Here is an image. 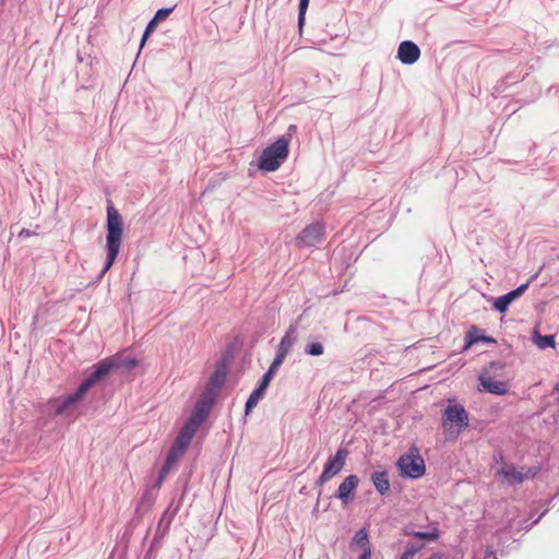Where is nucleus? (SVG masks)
Wrapping results in <instances>:
<instances>
[{
    "instance_id": "nucleus-1",
    "label": "nucleus",
    "mask_w": 559,
    "mask_h": 559,
    "mask_svg": "<svg viewBox=\"0 0 559 559\" xmlns=\"http://www.w3.org/2000/svg\"><path fill=\"white\" fill-rule=\"evenodd\" d=\"M136 365V359L130 357L123 358L121 361H118V359L114 357L98 361L94 365L93 371L82 381L78 389L59 402L56 406V413L62 414L70 407L76 405L83 399L85 393L99 381L105 379L110 371L118 369L120 366L131 369Z\"/></svg>"
},
{
    "instance_id": "nucleus-2",
    "label": "nucleus",
    "mask_w": 559,
    "mask_h": 559,
    "mask_svg": "<svg viewBox=\"0 0 559 559\" xmlns=\"http://www.w3.org/2000/svg\"><path fill=\"white\" fill-rule=\"evenodd\" d=\"M106 261L100 270L98 280H100L112 266L117 259L120 247L122 243L123 221L120 213L115 209L109 201L107 206V221H106Z\"/></svg>"
},
{
    "instance_id": "nucleus-3",
    "label": "nucleus",
    "mask_w": 559,
    "mask_h": 559,
    "mask_svg": "<svg viewBox=\"0 0 559 559\" xmlns=\"http://www.w3.org/2000/svg\"><path fill=\"white\" fill-rule=\"evenodd\" d=\"M288 154L289 148H287V140L277 139L262 151L258 166L264 171H275L288 157Z\"/></svg>"
},
{
    "instance_id": "nucleus-4",
    "label": "nucleus",
    "mask_w": 559,
    "mask_h": 559,
    "mask_svg": "<svg viewBox=\"0 0 559 559\" xmlns=\"http://www.w3.org/2000/svg\"><path fill=\"white\" fill-rule=\"evenodd\" d=\"M400 475L411 479H418L425 475L426 465L416 447H412L408 453L401 455L396 461Z\"/></svg>"
},
{
    "instance_id": "nucleus-5",
    "label": "nucleus",
    "mask_w": 559,
    "mask_h": 559,
    "mask_svg": "<svg viewBox=\"0 0 559 559\" xmlns=\"http://www.w3.org/2000/svg\"><path fill=\"white\" fill-rule=\"evenodd\" d=\"M468 426V414L460 404L448 405L442 415V427L448 435L456 438Z\"/></svg>"
},
{
    "instance_id": "nucleus-6",
    "label": "nucleus",
    "mask_w": 559,
    "mask_h": 559,
    "mask_svg": "<svg viewBox=\"0 0 559 559\" xmlns=\"http://www.w3.org/2000/svg\"><path fill=\"white\" fill-rule=\"evenodd\" d=\"M325 235V225L322 222H314L305 227L295 238L298 248L314 247L322 242Z\"/></svg>"
},
{
    "instance_id": "nucleus-7",
    "label": "nucleus",
    "mask_w": 559,
    "mask_h": 559,
    "mask_svg": "<svg viewBox=\"0 0 559 559\" xmlns=\"http://www.w3.org/2000/svg\"><path fill=\"white\" fill-rule=\"evenodd\" d=\"M227 372L228 365L227 361L223 358L216 362L215 370L206 383L205 392L201 396H212L214 402L216 394L223 388L226 381Z\"/></svg>"
},
{
    "instance_id": "nucleus-8",
    "label": "nucleus",
    "mask_w": 559,
    "mask_h": 559,
    "mask_svg": "<svg viewBox=\"0 0 559 559\" xmlns=\"http://www.w3.org/2000/svg\"><path fill=\"white\" fill-rule=\"evenodd\" d=\"M213 404L214 402L212 396H200L186 423L190 424L194 428H199L207 418Z\"/></svg>"
},
{
    "instance_id": "nucleus-9",
    "label": "nucleus",
    "mask_w": 559,
    "mask_h": 559,
    "mask_svg": "<svg viewBox=\"0 0 559 559\" xmlns=\"http://www.w3.org/2000/svg\"><path fill=\"white\" fill-rule=\"evenodd\" d=\"M359 485L357 475L352 474L344 478L337 490L333 495L334 498L341 500L342 504L347 506L355 497V491Z\"/></svg>"
},
{
    "instance_id": "nucleus-10",
    "label": "nucleus",
    "mask_w": 559,
    "mask_h": 559,
    "mask_svg": "<svg viewBox=\"0 0 559 559\" xmlns=\"http://www.w3.org/2000/svg\"><path fill=\"white\" fill-rule=\"evenodd\" d=\"M197 430L198 428H194L190 424L185 423L169 450L183 455L190 445Z\"/></svg>"
},
{
    "instance_id": "nucleus-11",
    "label": "nucleus",
    "mask_w": 559,
    "mask_h": 559,
    "mask_svg": "<svg viewBox=\"0 0 559 559\" xmlns=\"http://www.w3.org/2000/svg\"><path fill=\"white\" fill-rule=\"evenodd\" d=\"M528 285L530 282L521 284L515 289H512L511 292L495 299L492 305L493 309L499 313H504L509 309L510 305L525 293Z\"/></svg>"
},
{
    "instance_id": "nucleus-12",
    "label": "nucleus",
    "mask_w": 559,
    "mask_h": 559,
    "mask_svg": "<svg viewBox=\"0 0 559 559\" xmlns=\"http://www.w3.org/2000/svg\"><path fill=\"white\" fill-rule=\"evenodd\" d=\"M348 454L346 448H338L334 455L329 456L323 471L334 477L344 468Z\"/></svg>"
},
{
    "instance_id": "nucleus-13",
    "label": "nucleus",
    "mask_w": 559,
    "mask_h": 559,
    "mask_svg": "<svg viewBox=\"0 0 559 559\" xmlns=\"http://www.w3.org/2000/svg\"><path fill=\"white\" fill-rule=\"evenodd\" d=\"M420 57L419 47L412 40H404L400 44L397 49V59L403 64H414Z\"/></svg>"
},
{
    "instance_id": "nucleus-14",
    "label": "nucleus",
    "mask_w": 559,
    "mask_h": 559,
    "mask_svg": "<svg viewBox=\"0 0 559 559\" xmlns=\"http://www.w3.org/2000/svg\"><path fill=\"white\" fill-rule=\"evenodd\" d=\"M480 385L485 392L504 395L508 392V383L504 381H495L490 377L479 376L478 378Z\"/></svg>"
},
{
    "instance_id": "nucleus-15",
    "label": "nucleus",
    "mask_w": 559,
    "mask_h": 559,
    "mask_svg": "<svg viewBox=\"0 0 559 559\" xmlns=\"http://www.w3.org/2000/svg\"><path fill=\"white\" fill-rule=\"evenodd\" d=\"M498 474L501 475L506 483L509 485L521 484L524 481L525 478L535 476V473H532L531 475L523 474L522 472L518 471L514 466L502 468Z\"/></svg>"
},
{
    "instance_id": "nucleus-16",
    "label": "nucleus",
    "mask_w": 559,
    "mask_h": 559,
    "mask_svg": "<svg viewBox=\"0 0 559 559\" xmlns=\"http://www.w3.org/2000/svg\"><path fill=\"white\" fill-rule=\"evenodd\" d=\"M370 480L373 484L376 490L381 495L384 496L390 490V479H389V473L386 471L382 472H373L370 476Z\"/></svg>"
},
{
    "instance_id": "nucleus-17",
    "label": "nucleus",
    "mask_w": 559,
    "mask_h": 559,
    "mask_svg": "<svg viewBox=\"0 0 559 559\" xmlns=\"http://www.w3.org/2000/svg\"><path fill=\"white\" fill-rule=\"evenodd\" d=\"M178 510L179 506H177L175 509H171V506H169L168 509L163 513L157 525V535H160V537L166 536Z\"/></svg>"
},
{
    "instance_id": "nucleus-18",
    "label": "nucleus",
    "mask_w": 559,
    "mask_h": 559,
    "mask_svg": "<svg viewBox=\"0 0 559 559\" xmlns=\"http://www.w3.org/2000/svg\"><path fill=\"white\" fill-rule=\"evenodd\" d=\"M181 455L176 453L175 451H171L169 450L168 453H167V456H166V460H165V463L163 464L159 473H158V477L155 481V486L156 487H160L164 479L166 478V476L169 474L173 465L177 462V460L180 457Z\"/></svg>"
},
{
    "instance_id": "nucleus-19",
    "label": "nucleus",
    "mask_w": 559,
    "mask_h": 559,
    "mask_svg": "<svg viewBox=\"0 0 559 559\" xmlns=\"http://www.w3.org/2000/svg\"><path fill=\"white\" fill-rule=\"evenodd\" d=\"M479 330L476 326H472L465 335V349L471 347L473 344L484 342L488 344H495L496 340L487 335H478Z\"/></svg>"
},
{
    "instance_id": "nucleus-20",
    "label": "nucleus",
    "mask_w": 559,
    "mask_h": 559,
    "mask_svg": "<svg viewBox=\"0 0 559 559\" xmlns=\"http://www.w3.org/2000/svg\"><path fill=\"white\" fill-rule=\"evenodd\" d=\"M533 342L539 349L554 348L556 346L554 335H542L537 331L533 333Z\"/></svg>"
},
{
    "instance_id": "nucleus-21",
    "label": "nucleus",
    "mask_w": 559,
    "mask_h": 559,
    "mask_svg": "<svg viewBox=\"0 0 559 559\" xmlns=\"http://www.w3.org/2000/svg\"><path fill=\"white\" fill-rule=\"evenodd\" d=\"M265 391L262 388L257 386L251 394L249 395L246 405H245V414L249 415L252 409L258 405L260 400L264 396Z\"/></svg>"
},
{
    "instance_id": "nucleus-22",
    "label": "nucleus",
    "mask_w": 559,
    "mask_h": 559,
    "mask_svg": "<svg viewBox=\"0 0 559 559\" xmlns=\"http://www.w3.org/2000/svg\"><path fill=\"white\" fill-rule=\"evenodd\" d=\"M405 535L413 536L418 539H425L429 542H435L439 538V530L437 527H433L429 532H421V531H407L405 530Z\"/></svg>"
},
{
    "instance_id": "nucleus-23",
    "label": "nucleus",
    "mask_w": 559,
    "mask_h": 559,
    "mask_svg": "<svg viewBox=\"0 0 559 559\" xmlns=\"http://www.w3.org/2000/svg\"><path fill=\"white\" fill-rule=\"evenodd\" d=\"M297 341V324H290L287 331L285 332V335L281 340V344L288 346L292 348V346Z\"/></svg>"
},
{
    "instance_id": "nucleus-24",
    "label": "nucleus",
    "mask_w": 559,
    "mask_h": 559,
    "mask_svg": "<svg viewBox=\"0 0 559 559\" xmlns=\"http://www.w3.org/2000/svg\"><path fill=\"white\" fill-rule=\"evenodd\" d=\"M354 544L359 546L362 549H366V547H370L369 539H368V533H367L366 528H360L359 531L356 532V534L352 540V545H354Z\"/></svg>"
},
{
    "instance_id": "nucleus-25",
    "label": "nucleus",
    "mask_w": 559,
    "mask_h": 559,
    "mask_svg": "<svg viewBox=\"0 0 559 559\" xmlns=\"http://www.w3.org/2000/svg\"><path fill=\"white\" fill-rule=\"evenodd\" d=\"M305 353L309 356L318 357L324 353V347L318 341L309 342L305 347Z\"/></svg>"
},
{
    "instance_id": "nucleus-26",
    "label": "nucleus",
    "mask_w": 559,
    "mask_h": 559,
    "mask_svg": "<svg viewBox=\"0 0 559 559\" xmlns=\"http://www.w3.org/2000/svg\"><path fill=\"white\" fill-rule=\"evenodd\" d=\"M423 544H407L400 559H414L415 555L421 550Z\"/></svg>"
},
{
    "instance_id": "nucleus-27",
    "label": "nucleus",
    "mask_w": 559,
    "mask_h": 559,
    "mask_svg": "<svg viewBox=\"0 0 559 559\" xmlns=\"http://www.w3.org/2000/svg\"><path fill=\"white\" fill-rule=\"evenodd\" d=\"M157 24H158V22H157V21H155V19H154V17H152V19L148 21V23H147V25H146V27H145V29H144V33H143V35H142L141 41H140V49L144 47V45H145V43H146L147 38H148V37H150V35L155 31V28H156Z\"/></svg>"
},
{
    "instance_id": "nucleus-28",
    "label": "nucleus",
    "mask_w": 559,
    "mask_h": 559,
    "mask_svg": "<svg viewBox=\"0 0 559 559\" xmlns=\"http://www.w3.org/2000/svg\"><path fill=\"white\" fill-rule=\"evenodd\" d=\"M309 2H310V0H299V5H298V27H299V29H301L305 24V20H306L305 16H306V12H307Z\"/></svg>"
},
{
    "instance_id": "nucleus-29",
    "label": "nucleus",
    "mask_w": 559,
    "mask_h": 559,
    "mask_svg": "<svg viewBox=\"0 0 559 559\" xmlns=\"http://www.w3.org/2000/svg\"><path fill=\"white\" fill-rule=\"evenodd\" d=\"M175 7L158 9L153 16L158 23L166 20L169 14L174 11Z\"/></svg>"
},
{
    "instance_id": "nucleus-30",
    "label": "nucleus",
    "mask_w": 559,
    "mask_h": 559,
    "mask_svg": "<svg viewBox=\"0 0 559 559\" xmlns=\"http://www.w3.org/2000/svg\"><path fill=\"white\" fill-rule=\"evenodd\" d=\"M274 374H275L274 372H271V370L267 369V371L260 379L258 386L262 388L264 391H266Z\"/></svg>"
},
{
    "instance_id": "nucleus-31",
    "label": "nucleus",
    "mask_w": 559,
    "mask_h": 559,
    "mask_svg": "<svg viewBox=\"0 0 559 559\" xmlns=\"http://www.w3.org/2000/svg\"><path fill=\"white\" fill-rule=\"evenodd\" d=\"M296 132H297V127L295 124H289L286 133L283 134L282 136H280L278 139H286L287 140V148H289L290 140Z\"/></svg>"
},
{
    "instance_id": "nucleus-32",
    "label": "nucleus",
    "mask_w": 559,
    "mask_h": 559,
    "mask_svg": "<svg viewBox=\"0 0 559 559\" xmlns=\"http://www.w3.org/2000/svg\"><path fill=\"white\" fill-rule=\"evenodd\" d=\"M284 360H285L284 358L276 355L274 360L272 361L271 366L269 367V370H271V372L275 373Z\"/></svg>"
},
{
    "instance_id": "nucleus-33",
    "label": "nucleus",
    "mask_w": 559,
    "mask_h": 559,
    "mask_svg": "<svg viewBox=\"0 0 559 559\" xmlns=\"http://www.w3.org/2000/svg\"><path fill=\"white\" fill-rule=\"evenodd\" d=\"M332 477L322 471L321 475L316 479V486L322 487L328 480H330Z\"/></svg>"
},
{
    "instance_id": "nucleus-34",
    "label": "nucleus",
    "mask_w": 559,
    "mask_h": 559,
    "mask_svg": "<svg viewBox=\"0 0 559 559\" xmlns=\"http://www.w3.org/2000/svg\"><path fill=\"white\" fill-rule=\"evenodd\" d=\"M164 537H160V535H157V532L155 533V536L151 543V546L150 548L154 549L155 551H157L160 547H162V540H163Z\"/></svg>"
},
{
    "instance_id": "nucleus-35",
    "label": "nucleus",
    "mask_w": 559,
    "mask_h": 559,
    "mask_svg": "<svg viewBox=\"0 0 559 559\" xmlns=\"http://www.w3.org/2000/svg\"><path fill=\"white\" fill-rule=\"evenodd\" d=\"M76 60L78 62L82 63V62H86L87 64H92L93 62V59L90 55H83L81 51H78L76 52Z\"/></svg>"
},
{
    "instance_id": "nucleus-36",
    "label": "nucleus",
    "mask_w": 559,
    "mask_h": 559,
    "mask_svg": "<svg viewBox=\"0 0 559 559\" xmlns=\"http://www.w3.org/2000/svg\"><path fill=\"white\" fill-rule=\"evenodd\" d=\"M290 349V347L280 343L276 355L285 359L286 356L289 354Z\"/></svg>"
},
{
    "instance_id": "nucleus-37",
    "label": "nucleus",
    "mask_w": 559,
    "mask_h": 559,
    "mask_svg": "<svg viewBox=\"0 0 559 559\" xmlns=\"http://www.w3.org/2000/svg\"><path fill=\"white\" fill-rule=\"evenodd\" d=\"M504 368V362L502 361H491L488 367V371H498L502 370Z\"/></svg>"
},
{
    "instance_id": "nucleus-38",
    "label": "nucleus",
    "mask_w": 559,
    "mask_h": 559,
    "mask_svg": "<svg viewBox=\"0 0 559 559\" xmlns=\"http://www.w3.org/2000/svg\"><path fill=\"white\" fill-rule=\"evenodd\" d=\"M371 558V549L370 547H366V549H364L362 554L359 556L358 559H370Z\"/></svg>"
},
{
    "instance_id": "nucleus-39",
    "label": "nucleus",
    "mask_w": 559,
    "mask_h": 559,
    "mask_svg": "<svg viewBox=\"0 0 559 559\" xmlns=\"http://www.w3.org/2000/svg\"><path fill=\"white\" fill-rule=\"evenodd\" d=\"M32 234H33V233H32L31 230L23 228V229L20 231L19 237H20V238H23V237H24V238H26V237H29Z\"/></svg>"
},
{
    "instance_id": "nucleus-40",
    "label": "nucleus",
    "mask_w": 559,
    "mask_h": 559,
    "mask_svg": "<svg viewBox=\"0 0 559 559\" xmlns=\"http://www.w3.org/2000/svg\"><path fill=\"white\" fill-rule=\"evenodd\" d=\"M155 552H156V551H155L154 549L148 548V550H147V551H146V554H145V559H154V554H155Z\"/></svg>"
},
{
    "instance_id": "nucleus-41",
    "label": "nucleus",
    "mask_w": 559,
    "mask_h": 559,
    "mask_svg": "<svg viewBox=\"0 0 559 559\" xmlns=\"http://www.w3.org/2000/svg\"><path fill=\"white\" fill-rule=\"evenodd\" d=\"M427 559H441V555H440V554H438V552H435V554H432V555H431L429 558H427Z\"/></svg>"
},
{
    "instance_id": "nucleus-42",
    "label": "nucleus",
    "mask_w": 559,
    "mask_h": 559,
    "mask_svg": "<svg viewBox=\"0 0 559 559\" xmlns=\"http://www.w3.org/2000/svg\"><path fill=\"white\" fill-rule=\"evenodd\" d=\"M495 559H497V558H495Z\"/></svg>"
}]
</instances>
